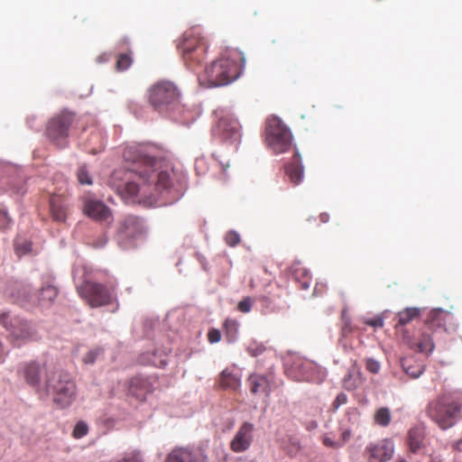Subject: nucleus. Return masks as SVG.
Segmentation results:
<instances>
[{"label":"nucleus","instance_id":"1","mask_svg":"<svg viewBox=\"0 0 462 462\" xmlns=\"http://www.w3.org/2000/svg\"><path fill=\"white\" fill-rule=\"evenodd\" d=\"M162 149L151 143L131 145L125 149L124 158L133 166L125 171H115L111 181L126 201L153 206L171 203L183 193L185 174L169 165H162Z\"/></svg>","mask_w":462,"mask_h":462},{"label":"nucleus","instance_id":"2","mask_svg":"<svg viewBox=\"0 0 462 462\" xmlns=\"http://www.w3.org/2000/svg\"><path fill=\"white\" fill-rule=\"evenodd\" d=\"M420 316V310L417 308H407L400 311L397 316L395 328L397 333L402 334V338L411 349L420 353L430 354L435 346L431 337V331L435 328L445 327V323L449 313L442 310H433L429 313L427 321L423 329L417 337L410 336L409 332L403 328L404 326L414 320Z\"/></svg>","mask_w":462,"mask_h":462},{"label":"nucleus","instance_id":"3","mask_svg":"<svg viewBox=\"0 0 462 462\" xmlns=\"http://www.w3.org/2000/svg\"><path fill=\"white\" fill-rule=\"evenodd\" d=\"M245 58L237 50L226 51L205 69L204 80L208 87L226 86L236 80L242 73Z\"/></svg>","mask_w":462,"mask_h":462},{"label":"nucleus","instance_id":"4","mask_svg":"<svg viewBox=\"0 0 462 462\" xmlns=\"http://www.w3.org/2000/svg\"><path fill=\"white\" fill-rule=\"evenodd\" d=\"M41 390V399L51 396L52 402L60 409L69 407L77 398V385L67 371L56 368L49 372Z\"/></svg>","mask_w":462,"mask_h":462},{"label":"nucleus","instance_id":"5","mask_svg":"<svg viewBox=\"0 0 462 462\" xmlns=\"http://www.w3.org/2000/svg\"><path fill=\"white\" fill-rule=\"evenodd\" d=\"M185 65L191 70H197L207 56L206 39L196 30L185 32L178 45Z\"/></svg>","mask_w":462,"mask_h":462},{"label":"nucleus","instance_id":"6","mask_svg":"<svg viewBox=\"0 0 462 462\" xmlns=\"http://www.w3.org/2000/svg\"><path fill=\"white\" fill-rule=\"evenodd\" d=\"M6 293L14 300V302L20 304L23 307L39 304L42 307L51 305L56 297L59 291L53 284L48 283L43 285L37 296L31 293V289L27 285L14 284L9 287Z\"/></svg>","mask_w":462,"mask_h":462},{"label":"nucleus","instance_id":"7","mask_svg":"<svg viewBox=\"0 0 462 462\" xmlns=\"http://www.w3.org/2000/svg\"><path fill=\"white\" fill-rule=\"evenodd\" d=\"M77 291L91 308H100L116 301V287L86 280L77 285Z\"/></svg>","mask_w":462,"mask_h":462},{"label":"nucleus","instance_id":"8","mask_svg":"<svg viewBox=\"0 0 462 462\" xmlns=\"http://www.w3.org/2000/svg\"><path fill=\"white\" fill-rule=\"evenodd\" d=\"M78 118L75 113L64 110L54 116L47 124L46 135L48 139L58 148H65L69 143V136L77 124Z\"/></svg>","mask_w":462,"mask_h":462},{"label":"nucleus","instance_id":"9","mask_svg":"<svg viewBox=\"0 0 462 462\" xmlns=\"http://www.w3.org/2000/svg\"><path fill=\"white\" fill-rule=\"evenodd\" d=\"M147 98L154 110L162 113L180 102V91L173 82L160 80L149 88Z\"/></svg>","mask_w":462,"mask_h":462},{"label":"nucleus","instance_id":"10","mask_svg":"<svg viewBox=\"0 0 462 462\" xmlns=\"http://www.w3.org/2000/svg\"><path fill=\"white\" fill-rule=\"evenodd\" d=\"M426 412L442 430L452 427L457 419V408L453 407L449 393L441 394L430 402Z\"/></svg>","mask_w":462,"mask_h":462},{"label":"nucleus","instance_id":"11","mask_svg":"<svg viewBox=\"0 0 462 462\" xmlns=\"http://www.w3.org/2000/svg\"><path fill=\"white\" fill-rule=\"evenodd\" d=\"M0 324L8 330L13 344L17 346L38 337L32 324L20 318L10 319L5 311H0Z\"/></svg>","mask_w":462,"mask_h":462},{"label":"nucleus","instance_id":"12","mask_svg":"<svg viewBox=\"0 0 462 462\" xmlns=\"http://www.w3.org/2000/svg\"><path fill=\"white\" fill-rule=\"evenodd\" d=\"M265 142L274 153H282L291 148V133L280 118L276 116L268 118L265 128Z\"/></svg>","mask_w":462,"mask_h":462},{"label":"nucleus","instance_id":"13","mask_svg":"<svg viewBox=\"0 0 462 462\" xmlns=\"http://www.w3.org/2000/svg\"><path fill=\"white\" fill-rule=\"evenodd\" d=\"M55 367L48 366L44 363L30 361L22 366L21 374L25 383L35 389L41 395V390H43V383L46 381L49 372L53 371Z\"/></svg>","mask_w":462,"mask_h":462},{"label":"nucleus","instance_id":"14","mask_svg":"<svg viewBox=\"0 0 462 462\" xmlns=\"http://www.w3.org/2000/svg\"><path fill=\"white\" fill-rule=\"evenodd\" d=\"M83 213L93 220L111 225L114 220L111 209L93 195H85L80 199Z\"/></svg>","mask_w":462,"mask_h":462},{"label":"nucleus","instance_id":"15","mask_svg":"<svg viewBox=\"0 0 462 462\" xmlns=\"http://www.w3.org/2000/svg\"><path fill=\"white\" fill-rule=\"evenodd\" d=\"M213 132L222 140L236 142L241 137V125L232 115H226L219 118Z\"/></svg>","mask_w":462,"mask_h":462},{"label":"nucleus","instance_id":"16","mask_svg":"<svg viewBox=\"0 0 462 462\" xmlns=\"http://www.w3.org/2000/svg\"><path fill=\"white\" fill-rule=\"evenodd\" d=\"M292 367L299 374L298 380L320 383L326 375L321 366L307 359H295Z\"/></svg>","mask_w":462,"mask_h":462},{"label":"nucleus","instance_id":"17","mask_svg":"<svg viewBox=\"0 0 462 462\" xmlns=\"http://www.w3.org/2000/svg\"><path fill=\"white\" fill-rule=\"evenodd\" d=\"M254 425L249 421L243 422L230 441V449L235 453L248 450L254 441Z\"/></svg>","mask_w":462,"mask_h":462},{"label":"nucleus","instance_id":"18","mask_svg":"<svg viewBox=\"0 0 462 462\" xmlns=\"http://www.w3.org/2000/svg\"><path fill=\"white\" fill-rule=\"evenodd\" d=\"M368 462H387L394 453V444L391 439H383L375 443H370L365 448Z\"/></svg>","mask_w":462,"mask_h":462},{"label":"nucleus","instance_id":"19","mask_svg":"<svg viewBox=\"0 0 462 462\" xmlns=\"http://www.w3.org/2000/svg\"><path fill=\"white\" fill-rule=\"evenodd\" d=\"M165 462H209V460L202 449L178 447L167 455Z\"/></svg>","mask_w":462,"mask_h":462},{"label":"nucleus","instance_id":"20","mask_svg":"<svg viewBox=\"0 0 462 462\" xmlns=\"http://www.w3.org/2000/svg\"><path fill=\"white\" fill-rule=\"evenodd\" d=\"M70 205L65 194L53 193L49 198V213L54 222L65 223Z\"/></svg>","mask_w":462,"mask_h":462},{"label":"nucleus","instance_id":"21","mask_svg":"<svg viewBox=\"0 0 462 462\" xmlns=\"http://www.w3.org/2000/svg\"><path fill=\"white\" fill-rule=\"evenodd\" d=\"M408 446L412 454L421 453L425 456L424 460H418L417 462H433L430 455L426 456L425 436L423 430L420 428L411 429L408 433Z\"/></svg>","mask_w":462,"mask_h":462},{"label":"nucleus","instance_id":"22","mask_svg":"<svg viewBox=\"0 0 462 462\" xmlns=\"http://www.w3.org/2000/svg\"><path fill=\"white\" fill-rule=\"evenodd\" d=\"M152 390V384L147 378L134 376L130 380L129 393L139 401H143Z\"/></svg>","mask_w":462,"mask_h":462},{"label":"nucleus","instance_id":"23","mask_svg":"<svg viewBox=\"0 0 462 462\" xmlns=\"http://www.w3.org/2000/svg\"><path fill=\"white\" fill-rule=\"evenodd\" d=\"M247 384L252 394L269 396L271 393L270 380L265 375L253 374L247 378Z\"/></svg>","mask_w":462,"mask_h":462},{"label":"nucleus","instance_id":"24","mask_svg":"<svg viewBox=\"0 0 462 462\" xmlns=\"http://www.w3.org/2000/svg\"><path fill=\"white\" fill-rule=\"evenodd\" d=\"M285 173L291 183L298 185L303 177V166L301 158L298 152H295L291 161L284 166Z\"/></svg>","mask_w":462,"mask_h":462},{"label":"nucleus","instance_id":"25","mask_svg":"<svg viewBox=\"0 0 462 462\" xmlns=\"http://www.w3.org/2000/svg\"><path fill=\"white\" fill-rule=\"evenodd\" d=\"M240 378L236 374L225 370L221 374L220 384L226 389L236 390L240 386Z\"/></svg>","mask_w":462,"mask_h":462},{"label":"nucleus","instance_id":"26","mask_svg":"<svg viewBox=\"0 0 462 462\" xmlns=\"http://www.w3.org/2000/svg\"><path fill=\"white\" fill-rule=\"evenodd\" d=\"M239 323L236 319H227L224 323V332L228 342H234L238 335Z\"/></svg>","mask_w":462,"mask_h":462},{"label":"nucleus","instance_id":"27","mask_svg":"<svg viewBox=\"0 0 462 462\" xmlns=\"http://www.w3.org/2000/svg\"><path fill=\"white\" fill-rule=\"evenodd\" d=\"M124 232L127 236H133L140 231L141 220L136 217H127L123 223Z\"/></svg>","mask_w":462,"mask_h":462},{"label":"nucleus","instance_id":"28","mask_svg":"<svg viewBox=\"0 0 462 462\" xmlns=\"http://www.w3.org/2000/svg\"><path fill=\"white\" fill-rule=\"evenodd\" d=\"M374 420L375 424L381 427H387L392 420L390 410L386 407L379 408L374 412Z\"/></svg>","mask_w":462,"mask_h":462},{"label":"nucleus","instance_id":"29","mask_svg":"<svg viewBox=\"0 0 462 462\" xmlns=\"http://www.w3.org/2000/svg\"><path fill=\"white\" fill-rule=\"evenodd\" d=\"M402 366L405 373L412 378H418L423 372V366L412 365V360L410 358H403L402 360Z\"/></svg>","mask_w":462,"mask_h":462},{"label":"nucleus","instance_id":"30","mask_svg":"<svg viewBox=\"0 0 462 462\" xmlns=\"http://www.w3.org/2000/svg\"><path fill=\"white\" fill-rule=\"evenodd\" d=\"M103 354L104 349L101 346H95L84 355L82 362L85 365H93Z\"/></svg>","mask_w":462,"mask_h":462},{"label":"nucleus","instance_id":"31","mask_svg":"<svg viewBox=\"0 0 462 462\" xmlns=\"http://www.w3.org/2000/svg\"><path fill=\"white\" fill-rule=\"evenodd\" d=\"M133 63L132 51L127 53H120L117 56L116 69L118 71H124L130 68Z\"/></svg>","mask_w":462,"mask_h":462},{"label":"nucleus","instance_id":"32","mask_svg":"<svg viewBox=\"0 0 462 462\" xmlns=\"http://www.w3.org/2000/svg\"><path fill=\"white\" fill-rule=\"evenodd\" d=\"M356 330H357V328L356 326L352 325L351 321L348 319L343 318V325L341 327V332H340L342 338H347L349 336H351Z\"/></svg>","mask_w":462,"mask_h":462},{"label":"nucleus","instance_id":"33","mask_svg":"<svg viewBox=\"0 0 462 462\" xmlns=\"http://www.w3.org/2000/svg\"><path fill=\"white\" fill-rule=\"evenodd\" d=\"M78 180L80 184H92V179L85 166H81L77 172Z\"/></svg>","mask_w":462,"mask_h":462},{"label":"nucleus","instance_id":"34","mask_svg":"<svg viewBox=\"0 0 462 462\" xmlns=\"http://www.w3.org/2000/svg\"><path fill=\"white\" fill-rule=\"evenodd\" d=\"M88 427L84 421H79L73 430L72 436L75 439H80L88 434Z\"/></svg>","mask_w":462,"mask_h":462},{"label":"nucleus","instance_id":"35","mask_svg":"<svg viewBox=\"0 0 462 462\" xmlns=\"http://www.w3.org/2000/svg\"><path fill=\"white\" fill-rule=\"evenodd\" d=\"M116 462H143V458L140 452L130 451L125 453L123 457L118 459Z\"/></svg>","mask_w":462,"mask_h":462},{"label":"nucleus","instance_id":"36","mask_svg":"<svg viewBox=\"0 0 462 462\" xmlns=\"http://www.w3.org/2000/svg\"><path fill=\"white\" fill-rule=\"evenodd\" d=\"M225 241L229 246H236L240 243L241 239L240 236L236 232L229 231L225 236Z\"/></svg>","mask_w":462,"mask_h":462},{"label":"nucleus","instance_id":"37","mask_svg":"<svg viewBox=\"0 0 462 462\" xmlns=\"http://www.w3.org/2000/svg\"><path fill=\"white\" fill-rule=\"evenodd\" d=\"M264 351L265 346L262 344L254 343L248 346L247 347V353L254 357L262 355Z\"/></svg>","mask_w":462,"mask_h":462},{"label":"nucleus","instance_id":"38","mask_svg":"<svg viewBox=\"0 0 462 462\" xmlns=\"http://www.w3.org/2000/svg\"><path fill=\"white\" fill-rule=\"evenodd\" d=\"M252 299L250 297H245L238 302L237 310L243 313H248L252 309Z\"/></svg>","mask_w":462,"mask_h":462},{"label":"nucleus","instance_id":"39","mask_svg":"<svg viewBox=\"0 0 462 462\" xmlns=\"http://www.w3.org/2000/svg\"><path fill=\"white\" fill-rule=\"evenodd\" d=\"M363 322L373 328H383V319L381 316H376L373 319H364Z\"/></svg>","mask_w":462,"mask_h":462},{"label":"nucleus","instance_id":"40","mask_svg":"<svg viewBox=\"0 0 462 462\" xmlns=\"http://www.w3.org/2000/svg\"><path fill=\"white\" fill-rule=\"evenodd\" d=\"M451 395V402L453 407L457 408V418L462 414V393H453Z\"/></svg>","mask_w":462,"mask_h":462},{"label":"nucleus","instance_id":"41","mask_svg":"<svg viewBox=\"0 0 462 462\" xmlns=\"http://www.w3.org/2000/svg\"><path fill=\"white\" fill-rule=\"evenodd\" d=\"M365 367L369 372L373 374H377L380 371L381 365L380 363L375 359L367 358L365 360Z\"/></svg>","mask_w":462,"mask_h":462},{"label":"nucleus","instance_id":"42","mask_svg":"<svg viewBox=\"0 0 462 462\" xmlns=\"http://www.w3.org/2000/svg\"><path fill=\"white\" fill-rule=\"evenodd\" d=\"M220 339H221V333L218 329H217V328L209 329V331L208 333V340L209 343L215 344V343L219 342Z\"/></svg>","mask_w":462,"mask_h":462},{"label":"nucleus","instance_id":"43","mask_svg":"<svg viewBox=\"0 0 462 462\" xmlns=\"http://www.w3.org/2000/svg\"><path fill=\"white\" fill-rule=\"evenodd\" d=\"M11 219L5 210L0 208V229H5L9 226Z\"/></svg>","mask_w":462,"mask_h":462},{"label":"nucleus","instance_id":"44","mask_svg":"<svg viewBox=\"0 0 462 462\" xmlns=\"http://www.w3.org/2000/svg\"><path fill=\"white\" fill-rule=\"evenodd\" d=\"M322 443L326 446V447H328V448H337L339 447L342 446V444H339L336 441H334L330 437L328 436H324L323 439H322Z\"/></svg>","mask_w":462,"mask_h":462},{"label":"nucleus","instance_id":"45","mask_svg":"<svg viewBox=\"0 0 462 462\" xmlns=\"http://www.w3.org/2000/svg\"><path fill=\"white\" fill-rule=\"evenodd\" d=\"M347 401V397L345 393H339L335 399L333 405L335 408L339 407L341 404L346 403Z\"/></svg>","mask_w":462,"mask_h":462},{"label":"nucleus","instance_id":"46","mask_svg":"<svg viewBox=\"0 0 462 462\" xmlns=\"http://www.w3.org/2000/svg\"><path fill=\"white\" fill-rule=\"evenodd\" d=\"M15 249L18 254H26L31 250V245L25 243L24 245H15Z\"/></svg>","mask_w":462,"mask_h":462},{"label":"nucleus","instance_id":"47","mask_svg":"<svg viewBox=\"0 0 462 462\" xmlns=\"http://www.w3.org/2000/svg\"><path fill=\"white\" fill-rule=\"evenodd\" d=\"M106 242L107 237L106 236V235H102L97 242L93 243V245L94 247L99 248L104 246L106 244Z\"/></svg>","mask_w":462,"mask_h":462},{"label":"nucleus","instance_id":"48","mask_svg":"<svg viewBox=\"0 0 462 462\" xmlns=\"http://www.w3.org/2000/svg\"><path fill=\"white\" fill-rule=\"evenodd\" d=\"M261 300L265 306H269L272 303L271 298L268 296H263Z\"/></svg>","mask_w":462,"mask_h":462},{"label":"nucleus","instance_id":"49","mask_svg":"<svg viewBox=\"0 0 462 462\" xmlns=\"http://www.w3.org/2000/svg\"><path fill=\"white\" fill-rule=\"evenodd\" d=\"M319 218H320L321 222L326 223V222L328 221L329 216L327 213H322V214L319 215Z\"/></svg>","mask_w":462,"mask_h":462},{"label":"nucleus","instance_id":"50","mask_svg":"<svg viewBox=\"0 0 462 462\" xmlns=\"http://www.w3.org/2000/svg\"><path fill=\"white\" fill-rule=\"evenodd\" d=\"M317 426H318V424L316 421H310L308 426V430L315 429V428H317Z\"/></svg>","mask_w":462,"mask_h":462},{"label":"nucleus","instance_id":"51","mask_svg":"<svg viewBox=\"0 0 462 462\" xmlns=\"http://www.w3.org/2000/svg\"><path fill=\"white\" fill-rule=\"evenodd\" d=\"M99 61H102V60H108V56H106V54L100 56L98 58Z\"/></svg>","mask_w":462,"mask_h":462},{"label":"nucleus","instance_id":"52","mask_svg":"<svg viewBox=\"0 0 462 462\" xmlns=\"http://www.w3.org/2000/svg\"><path fill=\"white\" fill-rule=\"evenodd\" d=\"M249 286H250L251 288H254V287H255V282H254V279H252V280L250 281V282H249Z\"/></svg>","mask_w":462,"mask_h":462},{"label":"nucleus","instance_id":"53","mask_svg":"<svg viewBox=\"0 0 462 462\" xmlns=\"http://www.w3.org/2000/svg\"><path fill=\"white\" fill-rule=\"evenodd\" d=\"M397 462H409V461L405 460L404 458H398Z\"/></svg>","mask_w":462,"mask_h":462},{"label":"nucleus","instance_id":"54","mask_svg":"<svg viewBox=\"0 0 462 462\" xmlns=\"http://www.w3.org/2000/svg\"><path fill=\"white\" fill-rule=\"evenodd\" d=\"M165 365H166V362H164L162 360L160 362V365L164 366Z\"/></svg>","mask_w":462,"mask_h":462},{"label":"nucleus","instance_id":"55","mask_svg":"<svg viewBox=\"0 0 462 462\" xmlns=\"http://www.w3.org/2000/svg\"><path fill=\"white\" fill-rule=\"evenodd\" d=\"M347 436H348V433H347V432H344V433H343V437H344V439H346V438H347Z\"/></svg>","mask_w":462,"mask_h":462},{"label":"nucleus","instance_id":"56","mask_svg":"<svg viewBox=\"0 0 462 462\" xmlns=\"http://www.w3.org/2000/svg\"><path fill=\"white\" fill-rule=\"evenodd\" d=\"M308 287H309L308 283H307V282H304V283H303V288H304V289H307Z\"/></svg>","mask_w":462,"mask_h":462},{"label":"nucleus","instance_id":"57","mask_svg":"<svg viewBox=\"0 0 462 462\" xmlns=\"http://www.w3.org/2000/svg\"><path fill=\"white\" fill-rule=\"evenodd\" d=\"M264 272H265L266 273H270V274H272V273L267 270V268H264Z\"/></svg>","mask_w":462,"mask_h":462}]
</instances>
